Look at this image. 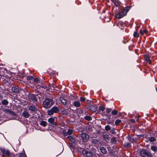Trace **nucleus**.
Masks as SVG:
<instances>
[{"instance_id":"1","label":"nucleus","mask_w":157,"mask_h":157,"mask_svg":"<svg viewBox=\"0 0 157 157\" xmlns=\"http://www.w3.org/2000/svg\"><path fill=\"white\" fill-rule=\"evenodd\" d=\"M53 104L52 99L50 98H47L43 102V105L44 108H48L51 107Z\"/></svg>"},{"instance_id":"2","label":"nucleus","mask_w":157,"mask_h":157,"mask_svg":"<svg viewBox=\"0 0 157 157\" xmlns=\"http://www.w3.org/2000/svg\"><path fill=\"white\" fill-rule=\"evenodd\" d=\"M59 111V109L57 107L54 106L50 110H47V113L48 115H51L54 113H58Z\"/></svg>"},{"instance_id":"3","label":"nucleus","mask_w":157,"mask_h":157,"mask_svg":"<svg viewBox=\"0 0 157 157\" xmlns=\"http://www.w3.org/2000/svg\"><path fill=\"white\" fill-rule=\"evenodd\" d=\"M140 153L142 157H151V154L146 150H143L140 151Z\"/></svg>"},{"instance_id":"4","label":"nucleus","mask_w":157,"mask_h":157,"mask_svg":"<svg viewBox=\"0 0 157 157\" xmlns=\"http://www.w3.org/2000/svg\"><path fill=\"white\" fill-rule=\"evenodd\" d=\"M82 140L84 142H86L89 139V136L85 132L82 133L81 134Z\"/></svg>"},{"instance_id":"5","label":"nucleus","mask_w":157,"mask_h":157,"mask_svg":"<svg viewBox=\"0 0 157 157\" xmlns=\"http://www.w3.org/2000/svg\"><path fill=\"white\" fill-rule=\"evenodd\" d=\"M126 12H125L124 10H122L121 11L116 15L115 17L116 18L119 19L121 18L124 16H126Z\"/></svg>"},{"instance_id":"6","label":"nucleus","mask_w":157,"mask_h":157,"mask_svg":"<svg viewBox=\"0 0 157 157\" xmlns=\"http://www.w3.org/2000/svg\"><path fill=\"white\" fill-rule=\"evenodd\" d=\"M1 151L3 155H5L9 157H10L11 155V153L9 150L4 148H1Z\"/></svg>"},{"instance_id":"7","label":"nucleus","mask_w":157,"mask_h":157,"mask_svg":"<svg viewBox=\"0 0 157 157\" xmlns=\"http://www.w3.org/2000/svg\"><path fill=\"white\" fill-rule=\"evenodd\" d=\"M82 152L84 154H86V157H92L93 156L92 153L91 151L83 150Z\"/></svg>"},{"instance_id":"8","label":"nucleus","mask_w":157,"mask_h":157,"mask_svg":"<svg viewBox=\"0 0 157 157\" xmlns=\"http://www.w3.org/2000/svg\"><path fill=\"white\" fill-rule=\"evenodd\" d=\"M139 138V136L137 135H134L132 136L130 139L131 141L132 142L136 143Z\"/></svg>"},{"instance_id":"9","label":"nucleus","mask_w":157,"mask_h":157,"mask_svg":"<svg viewBox=\"0 0 157 157\" xmlns=\"http://www.w3.org/2000/svg\"><path fill=\"white\" fill-rule=\"evenodd\" d=\"M22 115L23 117L25 118H28L29 117V114L28 112L26 110H24L22 113Z\"/></svg>"},{"instance_id":"10","label":"nucleus","mask_w":157,"mask_h":157,"mask_svg":"<svg viewBox=\"0 0 157 157\" xmlns=\"http://www.w3.org/2000/svg\"><path fill=\"white\" fill-rule=\"evenodd\" d=\"M111 1L116 6H119L121 5V3L118 0H111Z\"/></svg>"},{"instance_id":"11","label":"nucleus","mask_w":157,"mask_h":157,"mask_svg":"<svg viewBox=\"0 0 157 157\" xmlns=\"http://www.w3.org/2000/svg\"><path fill=\"white\" fill-rule=\"evenodd\" d=\"M89 109L90 110L93 111H96L97 109L95 105H90L89 106Z\"/></svg>"},{"instance_id":"12","label":"nucleus","mask_w":157,"mask_h":157,"mask_svg":"<svg viewBox=\"0 0 157 157\" xmlns=\"http://www.w3.org/2000/svg\"><path fill=\"white\" fill-rule=\"evenodd\" d=\"M55 120L54 118H50L48 119V121L53 125H56V123L54 122Z\"/></svg>"},{"instance_id":"13","label":"nucleus","mask_w":157,"mask_h":157,"mask_svg":"<svg viewBox=\"0 0 157 157\" xmlns=\"http://www.w3.org/2000/svg\"><path fill=\"white\" fill-rule=\"evenodd\" d=\"M12 91L15 93H18L20 91V89L17 87H13L11 88Z\"/></svg>"},{"instance_id":"14","label":"nucleus","mask_w":157,"mask_h":157,"mask_svg":"<svg viewBox=\"0 0 157 157\" xmlns=\"http://www.w3.org/2000/svg\"><path fill=\"white\" fill-rule=\"evenodd\" d=\"M72 105L76 107H79L81 105V103L78 101H75L72 103Z\"/></svg>"},{"instance_id":"15","label":"nucleus","mask_w":157,"mask_h":157,"mask_svg":"<svg viewBox=\"0 0 157 157\" xmlns=\"http://www.w3.org/2000/svg\"><path fill=\"white\" fill-rule=\"evenodd\" d=\"M29 97L33 101H37V98H36L35 95L33 94H29Z\"/></svg>"},{"instance_id":"16","label":"nucleus","mask_w":157,"mask_h":157,"mask_svg":"<svg viewBox=\"0 0 157 157\" xmlns=\"http://www.w3.org/2000/svg\"><path fill=\"white\" fill-rule=\"evenodd\" d=\"M100 150L101 153L104 154H105L107 152L106 149L103 147H101L100 148Z\"/></svg>"},{"instance_id":"17","label":"nucleus","mask_w":157,"mask_h":157,"mask_svg":"<svg viewBox=\"0 0 157 157\" xmlns=\"http://www.w3.org/2000/svg\"><path fill=\"white\" fill-rule=\"evenodd\" d=\"M60 100L62 104L63 105H65L67 103V101L63 97H60Z\"/></svg>"},{"instance_id":"18","label":"nucleus","mask_w":157,"mask_h":157,"mask_svg":"<svg viewBox=\"0 0 157 157\" xmlns=\"http://www.w3.org/2000/svg\"><path fill=\"white\" fill-rule=\"evenodd\" d=\"M39 124L43 127H45L47 125V122L44 121H42L39 122Z\"/></svg>"},{"instance_id":"19","label":"nucleus","mask_w":157,"mask_h":157,"mask_svg":"<svg viewBox=\"0 0 157 157\" xmlns=\"http://www.w3.org/2000/svg\"><path fill=\"white\" fill-rule=\"evenodd\" d=\"M110 142L113 144H117V141L116 138L115 137H113L111 138Z\"/></svg>"},{"instance_id":"20","label":"nucleus","mask_w":157,"mask_h":157,"mask_svg":"<svg viewBox=\"0 0 157 157\" xmlns=\"http://www.w3.org/2000/svg\"><path fill=\"white\" fill-rule=\"evenodd\" d=\"M144 59L146 61L148 62L149 63H151V59L148 56L145 55L144 56Z\"/></svg>"},{"instance_id":"21","label":"nucleus","mask_w":157,"mask_h":157,"mask_svg":"<svg viewBox=\"0 0 157 157\" xmlns=\"http://www.w3.org/2000/svg\"><path fill=\"white\" fill-rule=\"evenodd\" d=\"M67 137L72 143H75V140L74 138L71 136H68Z\"/></svg>"},{"instance_id":"22","label":"nucleus","mask_w":157,"mask_h":157,"mask_svg":"<svg viewBox=\"0 0 157 157\" xmlns=\"http://www.w3.org/2000/svg\"><path fill=\"white\" fill-rule=\"evenodd\" d=\"M2 103L3 105H6L8 104L9 102L7 100L5 99L2 101Z\"/></svg>"},{"instance_id":"23","label":"nucleus","mask_w":157,"mask_h":157,"mask_svg":"<svg viewBox=\"0 0 157 157\" xmlns=\"http://www.w3.org/2000/svg\"><path fill=\"white\" fill-rule=\"evenodd\" d=\"M29 109L32 111H34L35 110V107L34 106L31 105L29 107Z\"/></svg>"},{"instance_id":"24","label":"nucleus","mask_w":157,"mask_h":157,"mask_svg":"<svg viewBox=\"0 0 157 157\" xmlns=\"http://www.w3.org/2000/svg\"><path fill=\"white\" fill-rule=\"evenodd\" d=\"M147 32V31L146 29L140 30V32L141 35H143L144 33H146Z\"/></svg>"},{"instance_id":"25","label":"nucleus","mask_w":157,"mask_h":157,"mask_svg":"<svg viewBox=\"0 0 157 157\" xmlns=\"http://www.w3.org/2000/svg\"><path fill=\"white\" fill-rule=\"evenodd\" d=\"M124 146L125 147H129L131 146V143L128 142H125L124 143Z\"/></svg>"},{"instance_id":"26","label":"nucleus","mask_w":157,"mask_h":157,"mask_svg":"<svg viewBox=\"0 0 157 157\" xmlns=\"http://www.w3.org/2000/svg\"><path fill=\"white\" fill-rule=\"evenodd\" d=\"M130 9V7H125L122 10H124V12H126V14H127V13L129 11Z\"/></svg>"},{"instance_id":"27","label":"nucleus","mask_w":157,"mask_h":157,"mask_svg":"<svg viewBox=\"0 0 157 157\" xmlns=\"http://www.w3.org/2000/svg\"><path fill=\"white\" fill-rule=\"evenodd\" d=\"M84 118L86 120L90 121L92 120V118L91 117L89 116H86L84 117Z\"/></svg>"},{"instance_id":"28","label":"nucleus","mask_w":157,"mask_h":157,"mask_svg":"<svg viewBox=\"0 0 157 157\" xmlns=\"http://www.w3.org/2000/svg\"><path fill=\"white\" fill-rule=\"evenodd\" d=\"M151 149L154 151L156 152L157 151V147L155 146H152L151 147Z\"/></svg>"},{"instance_id":"29","label":"nucleus","mask_w":157,"mask_h":157,"mask_svg":"<svg viewBox=\"0 0 157 157\" xmlns=\"http://www.w3.org/2000/svg\"><path fill=\"white\" fill-rule=\"evenodd\" d=\"M149 140L151 142H154L156 140V139L154 137H151L149 138Z\"/></svg>"},{"instance_id":"30","label":"nucleus","mask_w":157,"mask_h":157,"mask_svg":"<svg viewBox=\"0 0 157 157\" xmlns=\"http://www.w3.org/2000/svg\"><path fill=\"white\" fill-rule=\"evenodd\" d=\"M20 157H27L24 151L23 152L20 154Z\"/></svg>"},{"instance_id":"31","label":"nucleus","mask_w":157,"mask_h":157,"mask_svg":"<svg viewBox=\"0 0 157 157\" xmlns=\"http://www.w3.org/2000/svg\"><path fill=\"white\" fill-rule=\"evenodd\" d=\"M121 122V121L119 119L116 120L115 122V124L116 125H117Z\"/></svg>"},{"instance_id":"32","label":"nucleus","mask_w":157,"mask_h":157,"mask_svg":"<svg viewBox=\"0 0 157 157\" xmlns=\"http://www.w3.org/2000/svg\"><path fill=\"white\" fill-rule=\"evenodd\" d=\"M117 113V111L115 110H113L111 112V113L113 115H116Z\"/></svg>"},{"instance_id":"33","label":"nucleus","mask_w":157,"mask_h":157,"mask_svg":"<svg viewBox=\"0 0 157 157\" xmlns=\"http://www.w3.org/2000/svg\"><path fill=\"white\" fill-rule=\"evenodd\" d=\"M68 134L69 135H71L73 132V131L72 130L69 129L67 131Z\"/></svg>"},{"instance_id":"34","label":"nucleus","mask_w":157,"mask_h":157,"mask_svg":"<svg viewBox=\"0 0 157 157\" xmlns=\"http://www.w3.org/2000/svg\"><path fill=\"white\" fill-rule=\"evenodd\" d=\"M99 110L103 111L105 110V108L103 106H100L99 107Z\"/></svg>"},{"instance_id":"35","label":"nucleus","mask_w":157,"mask_h":157,"mask_svg":"<svg viewBox=\"0 0 157 157\" xmlns=\"http://www.w3.org/2000/svg\"><path fill=\"white\" fill-rule=\"evenodd\" d=\"M105 129L107 131H108L110 130V127L109 125H106L105 126Z\"/></svg>"},{"instance_id":"36","label":"nucleus","mask_w":157,"mask_h":157,"mask_svg":"<svg viewBox=\"0 0 157 157\" xmlns=\"http://www.w3.org/2000/svg\"><path fill=\"white\" fill-rule=\"evenodd\" d=\"M63 133L65 136H67L68 135L67 132H66V130H63Z\"/></svg>"},{"instance_id":"37","label":"nucleus","mask_w":157,"mask_h":157,"mask_svg":"<svg viewBox=\"0 0 157 157\" xmlns=\"http://www.w3.org/2000/svg\"><path fill=\"white\" fill-rule=\"evenodd\" d=\"M92 142L94 144H97L98 143L99 141L97 139H94L92 140Z\"/></svg>"},{"instance_id":"38","label":"nucleus","mask_w":157,"mask_h":157,"mask_svg":"<svg viewBox=\"0 0 157 157\" xmlns=\"http://www.w3.org/2000/svg\"><path fill=\"white\" fill-rule=\"evenodd\" d=\"M133 36L135 37H138L139 36V35L137 32H135L133 34Z\"/></svg>"},{"instance_id":"39","label":"nucleus","mask_w":157,"mask_h":157,"mask_svg":"<svg viewBox=\"0 0 157 157\" xmlns=\"http://www.w3.org/2000/svg\"><path fill=\"white\" fill-rule=\"evenodd\" d=\"M34 81L35 82L39 83L40 82V80L37 78H35L34 79Z\"/></svg>"},{"instance_id":"40","label":"nucleus","mask_w":157,"mask_h":157,"mask_svg":"<svg viewBox=\"0 0 157 157\" xmlns=\"http://www.w3.org/2000/svg\"><path fill=\"white\" fill-rule=\"evenodd\" d=\"M27 79L28 80H31L33 79V77L32 76H28L27 77Z\"/></svg>"},{"instance_id":"41","label":"nucleus","mask_w":157,"mask_h":157,"mask_svg":"<svg viewBox=\"0 0 157 157\" xmlns=\"http://www.w3.org/2000/svg\"><path fill=\"white\" fill-rule=\"evenodd\" d=\"M112 109L111 108H107L106 109V111L108 113H109L111 111Z\"/></svg>"},{"instance_id":"42","label":"nucleus","mask_w":157,"mask_h":157,"mask_svg":"<svg viewBox=\"0 0 157 157\" xmlns=\"http://www.w3.org/2000/svg\"><path fill=\"white\" fill-rule=\"evenodd\" d=\"M103 137L105 139H106L108 140L109 139V136L107 134H105V135H104Z\"/></svg>"},{"instance_id":"43","label":"nucleus","mask_w":157,"mask_h":157,"mask_svg":"<svg viewBox=\"0 0 157 157\" xmlns=\"http://www.w3.org/2000/svg\"><path fill=\"white\" fill-rule=\"evenodd\" d=\"M80 100L81 101H85L86 98L84 97H81L80 98Z\"/></svg>"},{"instance_id":"44","label":"nucleus","mask_w":157,"mask_h":157,"mask_svg":"<svg viewBox=\"0 0 157 157\" xmlns=\"http://www.w3.org/2000/svg\"><path fill=\"white\" fill-rule=\"evenodd\" d=\"M69 146L71 147H73V145L72 143H70L69 144Z\"/></svg>"},{"instance_id":"45","label":"nucleus","mask_w":157,"mask_h":157,"mask_svg":"<svg viewBox=\"0 0 157 157\" xmlns=\"http://www.w3.org/2000/svg\"><path fill=\"white\" fill-rule=\"evenodd\" d=\"M131 122L132 123H134L135 122V121L134 120L132 119L130 120Z\"/></svg>"},{"instance_id":"46","label":"nucleus","mask_w":157,"mask_h":157,"mask_svg":"<svg viewBox=\"0 0 157 157\" xmlns=\"http://www.w3.org/2000/svg\"><path fill=\"white\" fill-rule=\"evenodd\" d=\"M111 133L113 134L115 133V132L114 130H111Z\"/></svg>"},{"instance_id":"47","label":"nucleus","mask_w":157,"mask_h":157,"mask_svg":"<svg viewBox=\"0 0 157 157\" xmlns=\"http://www.w3.org/2000/svg\"><path fill=\"white\" fill-rule=\"evenodd\" d=\"M80 111L81 113L83 112V110H82L80 109Z\"/></svg>"},{"instance_id":"48","label":"nucleus","mask_w":157,"mask_h":157,"mask_svg":"<svg viewBox=\"0 0 157 157\" xmlns=\"http://www.w3.org/2000/svg\"><path fill=\"white\" fill-rule=\"evenodd\" d=\"M65 112L67 113V112L66 111H65Z\"/></svg>"}]
</instances>
